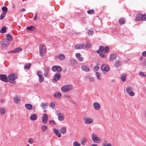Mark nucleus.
Masks as SVG:
<instances>
[{"instance_id": "obj_1", "label": "nucleus", "mask_w": 146, "mask_h": 146, "mask_svg": "<svg viewBox=\"0 0 146 146\" xmlns=\"http://www.w3.org/2000/svg\"><path fill=\"white\" fill-rule=\"evenodd\" d=\"M73 89V86L71 85H68L62 87L61 90L63 92H66L72 90Z\"/></svg>"}, {"instance_id": "obj_2", "label": "nucleus", "mask_w": 146, "mask_h": 146, "mask_svg": "<svg viewBox=\"0 0 146 146\" xmlns=\"http://www.w3.org/2000/svg\"><path fill=\"white\" fill-rule=\"evenodd\" d=\"M110 50V48L108 46H106L105 48L104 46H101L99 47V49L96 52L97 53H100L101 51L104 52L105 53H107Z\"/></svg>"}, {"instance_id": "obj_3", "label": "nucleus", "mask_w": 146, "mask_h": 146, "mask_svg": "<svg viewBox=\"0 0 146 146\" xmlns=\"http://www.w3.org/2000/svg\"><path fill=\"white\" fill-rule=\"evenodd\" d=\"M9 80H11V83L15 84V82L14 80L17 78V76L16 74H12L9 75L8 77Z\"/></svg>"}, {"instance_id": "obj_4", "label": "nucleus", "mask_w": 146, "mask_h": 146, "mask_svg": "<svg viewBox=\"0 0 146 146\" xmlns=\"http://www.w3.org/2000/svg\"><path fill=\"white\" fill-rule=\"evenodd\" d=\"M46 49L45 46L42 45L39 46L40 54V56H43L46 52Z\"/></svg>"}, {"instance_id": "obj_5", "label": "nucleus", "mask_w": 146, "mask_h": 146, "mask_svg": "<svg viewBox=\"0 0 146 146\" xmlns=\"http://www.w3.org/2000/svg\"><path fill=\"white\" fill-rule=\"evenodd\" d=\"M92 138L93 141L95 143H100L102 141L101 139L94 134L92 135Z\"/></svg>"}, {"instance_id": "obj_6", "label": "nucleus", "mask_w": 146, "mask_h": 146, "mask_svg": "<svg viewBox=\"0 0 146 146\" xmlns=\"http://www.w3.org/2000/svg\"><path fill=\"white\" fill-rule=\"evenodd\" d=\"M101 69L104 72V73L108 71L110 69L108 65L106 64H103L102 65Z\"/></svg>"}, {"instance_id": "obj_7", "label": "nucleus", "mask_w": 146, "mask_h": 146, "mask_svg": "<svg viewBox=\"0 0 146 146\" xmlns=\"http://www.w3.org/2000/svg\"><path fill=\"white\" fill-rule=\"evenodd\" d=\"M37 74L39 78V82L40 83H42L44 80V78L42 75L41 71H38L37 72Z\"/></svg>"}, {"instance_id": "obj_8", "label": "nucleus", "mask_w": 146, "mask_h": 146, "mask_svg": "<svg viewBox=\"0 0 146 146\" xmlns=\"http://www.w3.org/2000/svg\"><path fill=\"white\" fill-rule=\"evenodd\" d=\"M9 43L8 40L5 39L2 40L1 42V44L3 46H4L5 48H6L7 47V45Z\"/></svg>"}, {"instance_id": "obj_9", "label": "nucleus", "mask_w": 146, "mask_h": 146, "mask_svg": "<svg viewBox=\"0 0 146 146\" xmlns=\"http://www.w3.org/2000/svg\"><path fill=\"white\" fill-rule=\"evenodd\" d=\"M93 119L89 117H86L84 119V123L86 124H90L93 123Z\"/></svg>"}, {"instance_id": "obj_10", "label": "nucleus", "mask_w": 146, "mask_h": 146, "mask_svg": "<svg viewBox=\"0 0 146 146\" xmlns=\"http://www.w3.org/2000/svg\"><path fill=\"white\" fill-rule=\"evenodd\" d=\"M132 90V89L130 87H128L126 89V91L129 95L131 96H133L134 95V93Z\"/></svg>"}, {"instance_id": "obj_11", "label": "nucleus", "mask_w": 146, "mask_h": 146, "mask_svg": "<svg viewBox=\"0 0 146 146\" xmlns=\"http://www.w3.org/2000/svg\"><path fill=\"white\" fill-rule=\"evenodd\" d=\"M43 115H44L42 117L41 120L42 123L43 124H45L47 122L48 119V115L45 114H44Z\"/></svg>"}, {"instance_id": "obj_12", "label": "nucleus", "mask_w": 146, "mask_h": 146, "mask_svg": "<svg viewBox=\"0 0 146 146\" xmlns=\"http://www.w3.org/2000/svg\"><path fill=\"white\" fill-rule=\"evenodd\" d=\"M0 79L5 82H7L8 80L7 76L5 74H0Z\"/></svg>"}, {"instance_id": "obj_13", "label": "nucleus", "mask_w": 146, "mask_h": 146, "mask_svg": "<svg viewBox=\"0 0 146 146\" xmlns=\"http://www.w3.org/2000/svg\"><path fill=\"white\" fill-rule=\"evenodd\" d=\"M61 78V75L58 72L56 73L54 75L53 79L55 81H57L59 80Z\"/></svg>"}, {"instance_id": "obj_14", "label": "nucleus", "mask_w": 146, "mask_h": 146, "mask_svg": "<svg viewBox=\"0 0 146 146\" xmlns=\"http://www.w3.org/2000/svg\"><path fill=\"white\" fill-rule=\"evenodd\" d=\"M84 46V44H78L75 45V48L76 49H83Z\"/></svg>"}, {"instance_id": "obj_15", "label": "nucleus", "mask_w": 146, "mask_h": 146, "mask_svg": "<svg viewBox=\"0 0 146 146\" xmlns=\"http://www.w3.org/2000/svg\"><path fill=\"white\" fill-rule=\"evenodd\" d=\"M117 57V54H116L113 53L110 54L109 59L110 60L113 61L116 59Z\"/></svg>"}, {"instance_id": "obj_16", "label": "nucleus", "mask_w": 146, "mask_h": 146, "mask_svg": "<svg viewBox=\"0 0 146 146\" xmlns=\"http://www.w3.org/2000/svg\"><path fill=\"white\" fill-rule=\"evenodd\" d=\"M53 130L54 133L59 138L61 137V134L58 130L55 128H54Z\"/></svg>"}, {"instance_id": "obj_17", "label": "nucleus", "mask_w": 146, "mask_h": 146, "mask_svg": "<svg viewBox=\"0 0 146 146\" xmlns=\"http://www.w3.org/2000/svg\"><path fill=\"white\" fill-rule=\"evenodd\" d=\"M98 53L99 54L100 57L102 59L106 58H107V55L106 54V53H105L104 52L103 53V51H101L100 53Z\"/></svg>"}, {"instance_id": "obj_18", "label": "nucleus", "mask_w": 146, "mask_h": 146, "mask_svg": "<svg viewBox=\"0 0 146 146\" xmlns=\"http://www.w3.org/2000/svg\"><path fill=\"white\" fill-rule=\"evenodd\" d=\"M54 97L56 98H60L61 97V94L58 92H55L54 94Z\"/></svg>"}, {"instance_id": "obj_19", "label": "nucleus", "mask_w": 146, "mask_h": 146, "mask_svg": "<svg viewBox=\"0 0 146 146\" xmlns=\"http://www.w3.org/2000/svg\"><path fill=\"white\" fill-rule=\"evenodd\" d=\"M49 69L50 68L49 67H46L44 68L45 73L44 74V75L45 77H47L48 76Z\"/></svg>"}, {"instance_id": "obj_20", "label": "nucleus", "mask_w": 146, "mask_h": 146, "mask_svg": "<svg viewBox=\"0 0 146 146\" xmlns=\"http://www.w3.org/2000/svg\"><path fill=\"white\" fill-rule=\"evenodd\" d=\"M93 106L95 109L96 110H98L100 108V104L97 102H94L93 104Z\"/></svg>"}, {"instance_id": "obj_21", "label": "nucleus", "mask_w": 146, "mask_h": 146, "mask_svg": "<svg viewBox=\"0 0 146 146\" xmlns=\"http://www.w3.org/2000/svg\"><path fill=\"white\" fill-rule=\"evenodd\" d=\"M25 108L29 110H31L33 108L32 105L30 104H27L25 105Z\"/></svg>"}, {"instance_id": "obj_22", "label": "nucleus", "mask_w": 146, "mask_h": 146, "mask_svg": "<svg viewBox=\"0 0 146 146\" xmlns=\"http://www.w3.org/2000/svg\"><path fill=\"white\" fill-rule=\"evenodd\" d=\"M82 70L84 71L88 72L90 70L89 68L87 66L85 65L82 66Z\"/></svg>"}, {"instance_id": "obj_23", "label": "nucleus", "mask_w": 146, "mask_h": 146, "mask_svg": "<svg viewBox=\"0 0 146 146\" xmlns=\"http://www.w3.org/2000/svg\"><path fill=\"white\" fill-rule=\"evenodd\" d=\"M37 118V116L35 114H32L30 117V119L33 121H35L36 120Z\"/></svg>"}, {"instance_id": "obj_24", "label": "nucleus", "mask_w": 146, "mask_h": 146, "mask_svg": "<svg viewBox=\"0 0 146 146\" xmlns=\"http://www.w3.org/2000/svg\"><path fill=\"white\" fill-rule=\"evenodd\" d=\"M47 103L42 102L40 105V106L43 110H44L47 108Z\"/></svg>"}, {"instance_id": "obj_25", "label": "nucleus", "mask_w": 146, "mask_h": 146, "mask_svg": "<svg viewBox=\"0 0 146 146\" xmlns=\"http://www.w3.org/2000/svg\"><path fill=\"white\" fill-rule=\"evenodd\" d=\"M22 50V49L20 47H18L14 50L11 51V52H14L15 53H18Z\"/></svg>"}, {"instance_id": "obj_26", "label": "nucleus", "mask_w": 146, "mask_h": 146, "mask_svg": "<svg viewBox=\"0 0 146 146\" xmlns=\"http://www.w3.org/2000/svg\"><path fill=\"white\" fill-rule=\"evenodd\" d=\"M58 58L60 60H63L65 58V56L64 54H60L58 55Z\"/></svg>"}, {"instance_id": "obj_27", "label": "nucleus", "mask_w": 146, "mask_h": 146, "mask_svg": "<svg viewBox=\"0 0 146 146\" xmlns=\"http://www.w3.org/2000/svg\"><path fill=\"white\" fill-rule=\"evenodd\" d=\"M60 131L61 133L63 134H64L66 133V129L65 127H63L60 129Z\"/></svg>"}, {"instance_id": "obj_28", "label": "nucleus", "mask_w": 146, "mask_h": 146, "mask_svg": "<svg viewBox=\"0 0 146 146\" xmlns=\"http://www.w3.org/2000/svg\"><path fill=\"white\" fill-rule=\"evenodd\" d=\"M126 75V74H123L121 75L120 78L122 81L124 82L125 81Z\"/></svg>"}, {"instance_id": "obj_29", "label": "nucleus", "mask_w": 146, "mask_h": 146, "mask_svg": "<svg viewBox=\"0 0 146 146\" xmlns=\"http://www.w3.org/2000/svg\"><path fill=\"white\" fill-rule=\"evenodd\" d=\"M2 10L3 11L2 13L6 14L8 11V9L6 7L4 6L2 7Z\"/></svg>"}, {"instance_id": "obj_30", "label": "nucleus", "mask_w": 146, "mask_h": 146, "mask_svg": "<svg viewBox=\"0 0 146 146\" xmlns=\"http://www.w3.org/2000/svg\"><path fill=\"white\" fill-rule=\"evenodd\" d=\"M141 14H139L136 16V19L137 21H141Z\"/></svg>"}, {"instance_id": "obj_31", "label": "nucleus", "mask_w": 146, "mask_h": 146, "mask_svg": "<svg viewBox=\"0 0 146 146\" xmlns=\"http://www.w3.org/2000/svg\"><path fill=\"white\" fill-rule=\"evenodd\" d=\"M57 116L58 117V119L59 121H62L64 119V116L63 114H62L59 115Z\"/></svg>"}, {"instance_id": "obj_32", "label": "nucleus", "mask_w": 146, "mask_h": 146, "mask_svg": "<svg viewBox=\"0 0 146 146\" xmlns=\"http://www.w3.org/2000/svg\"><path fill=\"white\" fill-rule=\"evenodd\" d=\"M47 128V126L45 125H43L41 126V128L43 132L46 130Z\"/></svg>"}, {"instance_id": "obj_33", "label": "nucleus", "mask_w": 146, "mask_h": 146, "mask_svg": "<svg viewBox=\"0 0 146 146\" xmlns=\"http://www.w3.org/2000/svg\"><path fill=\"white\" fill-rule=\"evenodd\" d=\"M26 29L27 30H29L30 31H34L35 29V27L33 26H30L27 27Z\"/></svg>"}, {"instance_id": "obj_34", "label": "nucleus", "mask_w": 146, "mask_h": 146, "mask_svg": "<svg viewBox=\"0 0 146 146\" xmlns=\"http://www.w3.org/2000/svg\"><path fill=\"white\" fill-rule=\"evenodd\" d=\"M20 98H19L15 97L14 98V102L16 104L18 103L19 102L20 100Z\"/></svg>"}, {"instance_id": "obj_35", "label": "nucleus", "mask_w": 146, "mask_h": 146, "mask_svg": "<svg viewBox=\"0 0 146 146\" xmlns=\"http://www.w3.org/2000/svg\"><path fill=\"white\" fill-rule=\"evenodd\" d=\"M6 27L5 26H3L1 29V30L0 31V32L1 33H5L6 31Z\"/></svg>"}, {"instance_id": "obj_36", "label": "nucleus", "mask_w": 146, "mask_h": 146, "mask_svg": "<svg viewBox=\"0 0 146 146\" xmlns=\"http://www.w3.org/2000/svg\"><path fill=\"white\" fill-rule=\"evenodd\" d=\"M7 38L6 39L8 40L9 42L10 40H11L12 39V37L11 35L9 34H7L6 35Z\"/></svg>"}, {"instance_id": "obj_37", "label": "nucleus", "mask_w": 146, "mask_h": 146, "mask_svg": "<svg viewBox=\"0 0 146 146\" xmlns=\"http://www.w3.org/2000/svg\"><path fill=\"white\" fill-rule=\"evenodd\" d=\"M141 21H146V15L144 14H141Z\"/></svg>"}, {"instance_id": "obj_38", "label": "nucleus", "mask_w": 146, "mask_h": 146, "mask_svg": "<svg viewBox=\"0 0 146 146\" xmlns=\"http://www.w3.org/2000/svg\"><path fill=\"white\" fill-rule=\"evenodd\" d=\"M31 64L30 63L26 64L24 66V68L25 69H29L31 67Z\"/></svg>"}, {"instance_id": "obj_39", "label": "nucleus", "mask_w": 146, "mask_h": 146, "mask_svg": "<svg viewBox=\"0 0 146 146\" xmlns=\"http://www.w3.org/2000/svg\"><path fill=\"white\" fill-rule=\"evenodd\" d=\"M87 33L89 36H92L94 34V33L93 31L90 30H88L87 31Z\"/></svg>"}, {"instance_id": "obj_40", "label": "nucleus", "mask_w": 146, "mask_h": 146, "mask_svg": "<svg viewBox=\"0 0 146 146\" xmlns=\"http://www.w3.org/2000/svg\"><path fill=\"white\" fill-rule=\"evenodd\" d=\"M119 23L121 24H124L125 23L124 19L123 18L119 20Z\"/></svg>"}, {"instance_id": "obj_41", "label": "nucleus", "mask_w": 146, "mask_h": 146, "mask_svg": "<svg viewBox=\"0 0 146 146\" xmlns=\"http://www.w3.org/2000/svg\"><path fill=\"white\" fill-rule=\"evenodd\" d=\"M55 106V103L54 102H52L50 103V107L52 108L53 109L54 108V107Z\"/></svg>"}, {"instance_id": "obj_42", "label": "nucleus", "mask_w": 146, "mask_h": 146, "mask_svg": "<svg viewBox=\"0 0 146 146\" xmlns=\"http://www.w3.org/2000/svg\"><path fill=\"white\" fill-rule=\"evenodd\" d=\"M5 112V109L3 108H1L0 109V113L3 114H4Z\"/></svg>"}, {"instance_id": "obj_43", "label": "nucleus", "mask_w": 146, "mask_h": 146, "mask_svg": "<svg viewBox=\"0 0 146 146\" xmlns=\"http://www.w3.org/2000/svg\"><path fill=\"white\" fill-rule=\"evenodd\" d=\"M6 14L2 13L1 14L0 16V20H3L4 18L5 17Z\"/></svg>"}, {"instance_id": "obj_44", "label": "nucleus", "mask_w": 146, "mask_h": 146, "mask_svg": "<svg viewBox=\"0 0 146 146\" xmlns=\"http://www.w3.org/2000/svg\"><path fill=\"white\" fill-rule=\"evenodd\" d=\"M57 71L58 72H60L62 70L61 67L60 66H57Z\"/></svg>"}, {"instance_id": "obj_45", "label": "nucleus", "mask_w": 146, "mask_h": 146, "mask_svg": "<svg viewBox=\"0 0 146 146\" xmlns=\"http://www.w3.org/2000/svg\"><path fill=\"white\" fill-rule=\"evenodd\" d=\"M96 74L97 78L99 79H101L100 74V73L98 72H96Z\"/></svg>"}, {"instance_id": "obj_46", "label": "nucleus", "mask_w": 146, "mask_h": 146, "mask_svg": "<svg viewBox=\"0 0 146 146\" xmlns=\"http://www.w3.org/2000/svg\"><path fill=\"white\" fill-rule=\"evenodd\" d=\"M139 76H143L144 77H146V75L144 74L143 72H139Z\"/></svg>"}, {"instance_id": "obj_47", "label": "nucleus", "mask_w": 146, "mask_h": 146, "mask_svg": "<svg viewBox=\"0 0 146 146\" xmlns=\"http://www.w3.org/2000/svg\"><path fill=\"white\" fill-rule=\"evenodd\" d=\"M49 123L50 125H55L56 124L55 122L53 120L49 121Z\"/></svg>"}, {"instance_id": "obj_48", "label": "nucleus", "mask_w": 146, "mask_h": 146, "mask_svg": "<svg viewBox=\"0 0 146 146\" xmlns=\"http://www.w3.org/2000/svg\"><path fill=\"white\" fill-rule=\"evenodd\" d=\"M80 144L77 141H74L73 143L74 146H80Z\"/></svg>"}, {"instance_id": "obj_49", "label": "nucleus", "mask_w": 146, "mask_h": 146, "mask_svg": "<svg viewBox=\"0 0 146 146\" xmlns=\"http://www.w3.org/2000/svg\"><path fill=\"white\" fill-rule=\"evenodd\" d=\"M57 66H54L52 68V70L54 72H56L57 70Z\"/></svg>"}, {"instance_id": "obj_50", "label": "nucleus", "mask_w": 146, "mask_h": 146, "mask_svg": "<svg viewBox=\"0 0 146 146\" xmlns=\"http://www.w3.org/2000/svg\"><path fill=\"white\" fill-rule=\"evenodd\" d=\"M94 11L93 10H88L87 13L89 14H92L94 13Z\"/></svg>"}, {"instance_id": "obj_51", "label": "nucleus", "mask_w": 146, "mask_h": 146, "mask_svg": "<svg viewBox=\"0 0 146 146\" xmlns=\"http://www.w3.org/2000/svg\"><path fill=\"white\" fill-rule=\"evenodd\" d=\"M56 113L57 116H59L60 115L62 114V113H61L60 111L59 110H57L56 111Z\"/></svg>"}, {"instance_id": "obj_52", "label": "nucleus", "mask_w": 146, "mask_h": 146, "mask_svg": "<svg viewBox=\"0 0 146 146\" xmlns=\"http://www.w3.org/2000/svg\"><path fill=\"white\" fill-rule=\"evenodd\" d=\"M28 142L29 143L32 144L33 143V141L32 138H30L29 139Z\"/></svg>"}, {"instance_id": "obj_53", "label": "nucleus", "mask_w": 146, "mask_h": 146, "mask_svg": "<svg viewBox=\"0 0 146 146\" xmlns=\"http://www.w3.org/2000/svg\"><path fill=\"white\" fill-rule=\"evenodd\" d=\"M99 69V68L98 66H96L94 67V71H98Z\"/></svg>"}, {"instance_id": "obj_54", "label": "nucleus", "mask_w": 146, "mask_h": 146, "mask_svg": "<svg viewBox=\"0 0 146 146\" xmlns=\"http://www.w3.org/2000/svg\"><path fill=\"white\" fill-rule=\"evenodd\" d=\"M38 15V13H35V16L33 18V20L34 21H35L37 20V15Z\"/></svg>"}, {"instance_id": "obj_55", "label": "nucleus", "mask_w": 146, "mask_h": 146, "mask_svg": "<svg viewBox=\"0 0 146 146\" xmlns=\"http://www.w3.org/2000/svg\"><path fill=\"white\" fill-rule=\"evenodd\" d=\"M86 142V140L84 139L83 140V141H82L81 142V143L82 144V145H85V142Z\"/></svg>"}, {"instance_id": "obj_56", "label": "nucleus", "mask_w": 146, "mask_h": 146, "mask_svg": "<svg viewBox=\"0 0 146 146\" xmlns=\"http://www.w3.org/2000/svg\"><path fill=\"white\" fill-rule=\"evenodd\" d=\"M91 46V45L90 44H87L84 47H85L86 48H88L90 47Z\"/></svg>"}, {"instance_id": "obj_57", "label": "nucleus", "mask_w": 146, "mask_h": 146, "mask_svg": "<svg viewBox=\"0 0 146 146\" xmlns=\"http://www.w3.org/2000/svg\"><path fill=\"white\" fill-rule=\"evenodd\" d=\"M80 56L81 54L80 53H77L76 54V56L78 58L80 57Z\"/></svg>"}, {"instance_id": "obj_58", "label": "nucleus", "mask_w": 146, "mask_h": 146, "mask_svg": "<svg viewBox=\"0 0 146 146\" xmlns=\"http://www.w3.org/2000/svg\"><path fill=\"white\" fill-rule=\"evenodd\" d=\"M78 59L79 61L82 62L84 58L80 56L78 58Z\"/></svg>"}, {"instance_id": "obj_59", "label": "nucleus", "mask_w": 146, "mask_h": 146, "mask_svg": "<svg viewBox=\"0 0 146 146\" xmlns=\"http://www.w3.org/2000/svg\"><path fill=\"white\" fill-rule=\"evenodd\" d=\"M120 66V62H117L115 63V66L116 67H118Z\"/></svg>"}, {"instance_id": "obj_60", "label": "nucleus", "mask_w": 146, "mask_h": 146, "mask_svg": "<svg viewBox=\"0 0 146 146\" xmlns=\"http://www.w3.org/2000/svg\"><path fill=\"white\" fill-rule=\"evenodd\" d=\"M102 145L103 146H111V145L110 143H109L107 145H106L104 143H103Z\"/></svg>"}, {"instance_id": "obj_61", "label": "nucleus", "mask_w": 146, "mask_h": 146, "mask_svg": "<svg viewBox=\"0 0 146 146\" xmlns=\"http://www.w3.org/2000/svg\"><path fill=\"white\" fill-rule=\"evenodd\" d=\"M142 55L143 56H146V51L143 52L142 53Z\"/></svg>"}, {"instance_id": "obj_62", "label": "nucleus", "mask_w": 146, "mask_h": 146, "mask_svg": "<svg viewBox=\"0 0 146 146\" xmlns=\"http://www.w3.org/2000/svg\"><path fill=\"white\" fill-rule=\"evenodd\" d=\"M94 79L93 78H90V80L91 82H93L94 81Z\"/></svg>"}, {"instance_id": "obj_63", "label": "nucleus", "mask_w": 146, "mask_h": 146, "mask_svg": "<svg viewBox=\"0 0 146 146\" xmlns=\"http://www.w3.org/2000/svg\"><path fill=\"white\" fill-rule=\"evenodd\" d=\"M64 97L67 98H70V96L69 95H66L64 96Z\"/></svg>"}, {"instance_id": "obj_64", "label": "nucleus", "mask_w": 146, "mask_h": 146, "mask_svg": "<svg viewBox=\"0 0 146 146\" xmlns=\"http://www.w3.org/2000/svg\"><path fill=\"white\" fill-rule=\"evenodd\" d=\"M25 8H22L20 9V11L21 12H24L25 11Z\"/></svg>"}]
</instances>
